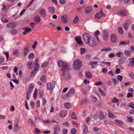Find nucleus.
Instances as JSON below:
<instances>
[{
	"mask_svg": "<svg viewBox=\"0 0 134 134\" xmlns=\"http://www.w3.org/2000/svg\"><path fill=\"white\" fill-rule=\"evenodd\" d=\"M60 127L57 125L54 126V131L57 132H60Z\"/></svg>",
	"mask_w": 134,
	"mask_h": 134,
	"instance_id": "a878e982",
	"label": "nucleus"
},
{
	"mask_svg": "<svg viewBox=\"0 0 134 134\" xmlns=\"http://www.w3.org/2000/svg\"><path fill=\"white\" fill-rule=\"evenodd\" d=\"M62 74L64 79L65 80H70L71 77V75L70 73L67 71L64 70L62 72Z\"/></svg>",
	"mask_w": 134,
	"mask_h": 134,
	"instance_id": "7ed1b4c3",
	"label": "nucleus"
},
{
	"mask_svg": "<svg viewBox=\"0 0 134 134\" xmlns=\"http://www.w3.org/2000/svg\"><path fill=\"white\" fill-rule=\"evenodd\" d=\"M99 119L100 120H102L104 118L105 116L104 114V113L102 111H99Z\"/></svg>",
	"mask_w": 134,
	"mask_h": 134,
	"instance_id": "f3484780",
	"label": "nucleus"
},
{
	"mask_svg": "<svg viewBox=\"0 0 134 134\" xmlns=\"http://www.w3.org/2000/svg\"><path fill=\"white\" fill-rule=\"evenodd\" d=\"M19 53L18 50L15 49L14 50L13 53L12 54L13 55H16Z\"/></svg>",
	"mask_w": 134,
	"mask_h": 134,
	"instance_id": "a18cd8bd",
	"label": "nucleus"
},
{
	"mask_svg": "<svg viewBox=\"0 0 134 134\" xmlns=\"http://www.w3.org/2000/svg\"><path fill=\"white\" fill-rule=\"evenodd\" d=\"M71 118L73 120H76V115L74 112H73L72 113Z\"/></svg>",
	"mask_w": 134,
	"mask_h": 134,
	"instance_id": "37998d69",
	"label": "nucleus"
},
{
	"mask_svg": "<svg viewBox=\"0 0 134 134\" xmlns=\"http://www.w3.org/2000/svg\"><path fill=\"white\" fill-rule=\"evenodd\" d=\"M131 21L130 20L128 19L126 21L125 23L123 24V27L125 30H127L128 29L129 25L131 24Z\"/></svg>",
	"mask_w": 134,
	"mask_h": 134,
	"instance_id": "20e7f679",
	"label": "nucleus"
},
{
	"mask_svg": "<svg viewBox=\"0 0 134 134\" xmlns=\"http://www.w3.org/2000/svg\"><path fill=\"white\" fill-rule=\"evenodd\" d=\"M126 13L125 12L120 11L118 12V15L122 16H124L126 15Z\"/></svg>",
	"mask_w": 134,
	"mask_h": 134,
	"instance_id": "412c9836",
	"label": "nucleus"
},
{
	"mask_svg": "<svg viewBox=\"0 0 134 134\" xmlns=\"http://www.w3.org/2000/svg\"><path fill=\"white\" fill-rule=\"evenodd\" d=\"M31 92H30L29 91H27L26 93V98L27 100H28L30 98V97Z\"/></svg>",
	"mask_w": 134,
	"mask_h": 134,
	"instance_id": "473e14b6",
	"label": "nucleus"
},
{
	"mask_svg": "<svg viewBox=\"0 0 134 134\" xmlns=\"http://www.w3.org/2000/svg\"><path fill=\"white\" fill-rule=\"evenodd\" d=\"M35 8L36 7L35 6L32 5L29 8V9L30 10L32 11L35 10Z\"/></svg>",
	"mask_w": 134,
	"mask_h": 134,
	"instance_id": "0e129e2a",
	"label": "nucleus"
},
{
	"mask_svg": "<svg viewBox=\"0 0 134 134\" xmlns=\"http://www.w3.org/2000/svg\"><path fill=\"white\" fill-rule=\"evenodd\" d=\"M102 16V15L99 13H97L95 16V18L97 19H100Z\"/></svg>",
	"mask_w": 134,
	"mask_h": 134,
	"instance_id": "e433bc0d",
	"label": "nucleus"
},
{
	"mask_svg": "<svg viewBox=\"0 0 134 134\" xmlns=\"http://www.w3.org/2000/svg\"><path fill=\"white\" fill-rule=\"evenodd\" d=\"M88 102L87 99L86 98H83L81 101V104H82L86 103Z\"/></svg>",
	"mask_w": 134,
	"mask_h": 134,
	"instance_id": "ea45409f",
	"label": "nucleus"
},
{
	"mask_svg": "<svg viewBox=\"0 0 134 134\" xmlns=\"http://www.w3.org/2000/svg\"><path fill=\"white\" fill-rule=\"evenodd\" d=\"M81 54H83L85 52V49L84 48H82L81 49Z\"/></svg>",
	"mask_w": 134,
	"mask_h": 134,
	"instance_id": "bf43d9fd",
	"label": "nucleus"
},
{
	"mask_svg": "<svg viewBox=\"0 0 134 134\" xmlns=\"http://www.w3.org/2000/svg\"><path fill=\"white\" fill-rule=\"evenodd\" d=\"M27 68L30 69H32L33 68V61H30L27 62Z\"/></svg>",
	"mask_w": 134,
	"mask_h": 134,
	"instance_id": "1a4fd4ad",
	"label": "nucleus"
},
{
	"mask_svg": "<svg viewBox=\"0 0 134 134\" xmlns=\"http://www.w3.org/2000/svg\"><path fill=\"white\" fill-rule=\"evenodd\" d=\"M89 42L87 44L91 46L94 47L96 44V42L95 39L92 37H91Z\"/></svg>",
	"mask_w": 134,
	"mask_h": 134,
	"instance_id": "39448f33",
	"label": "nucleus"
},
{
	"mask_svg": "<svg viewBox=\"0 0 134 134\" xmlns=\"http://www.w3.org/2000/svg\"><path fill=\"white\" fill-rule=\"evenodd\" d=\"M29 47L27 46H25L23 50V55L25 57L27 56L29 51Z\"/></svg>",
	"mask_w": 134,
	"mask_h": 134,
	"instance_id": "9d476101",
	"label": "nucleus"
},
{
	"mask_svg": "<svg viewBox=\"0 0 134 134\" xmlns=\"http://www.w3.org/2000/svg\"><path fill=\"white\" fill-rule=\"evenodd\" d=\"M55 82L54 81H53L52 84L50 82H48L47 84V89L48 90H50L52 89L53 88L55 85Z\"/></svg>",
	"mask_w": 134,
	"mask_h": 134,
	"instance_id": "0eeeda50",
	"label": "nucleus"
},
{
	"mask_svg": "<svg viewBox=\"0 0 134 134\" xmlns=\"http://www.w3.org/2000/svg\"><path fill=\"white\" fill-rule=\"evenodd\" d=\"M108 115L109 117L110 118H113L114 117V115L113 113H111L108 112Z\"/></svg>",
	"mask_w": 134,
	"mask_h": 134,
	"instance_id": "4d7b16f0",
	"label": "nucleus"
},
{
	"mask_svg": "<svg viewBox=\"0 0 134 134\" xmlns=\"http://www.w3.org/2000/svg\"><path fill=\"white\" fill-rule=\"evenodd\" d=\"M34 87V85L33 84H31L29 86L28 90L27 91H29L31 92H32Z\"/></svg>",
	"mask_w": 134,
	"mask_h": 134,
	"instance_id": "393cba45",
	"label": "nucleus"
},
{
	"mask_svg": "<svg viewBox=\"0 0 134 134\" xmlns=\"http://www.w3.org/2000/svg\"><path fill=\"white\" fill-rule=\"evenodd\" d=\"M22 29L24 30L23 34L25 35L26 33H28L31 31V29L30 28L28 27H23Z\"/></svg>",
	"mask_w": 134,
	"mask_h": 134,
	"instance_id": "4468645a",
	"label": "nucleus"
},
{
	"mask_svg": "<svg viewBox=\"0 0 134 134\" xmlns=\"http://www.w3.org/2000/svg\"><path fill=\"white\" fill-rule=\"evenodd\" d=\"M102 82L101 81H99L98 82H96L95 83V85L98 86L99 85H102Z\"/></svg>",
	"mask_w": 134,
	"mask_h": 134,
	"instance_id": "69168bd1",
	"label": "nucleus"
},
{
	"mask_svg": "<svg viewBox=\"0 0 134 134\" xmlns=\"http://www.w3.org/2000/svg\"><path fill=\"white\" fill-rule=\"evenodd\" d=\"M36 71H35L34 70H32L30 72V76L31 77H32L34 76L36 74Z\"/></svg>",
	"mask_w": 134,
	"mask_h": 134,
	"instance_id": "79ce46f5",
	"label": "nucleus"
},
{
	"mask_svg": "<svg viewBox=\"0 0 134 134\" xmlns=\"http://www.w3.org/2000/svg\"><path fill=\"white\" fill-rule=\"evenodd\" d=\"M49 64V62H45L44 63L42 64V67L43 68H46Z\"/></svg>",
	"mask_w": 134,
	"mask_h": 134,
	"instance_id": "a19ab883",
	"label": "nucleus"
},
{
	"mask_svg": "<svg viewBox=\"0 0 134 134\" xmlns=\"http://www.w3.org/2000/svg\"><path fill=\"white\" fill-rule=\"evenodd\" d=\"M117 78L118 80L120 81H121L122 79V76L121 75H118Z\"/></svg>",
	"mask_w": 134,
	"mask_h": 134,
	"instance_id": "774afa93",
	"label": "nucleus"
},
{
	"mask_svg": "<svg viewBox=\"0 0 134 134\" xmlns=\"http://www.w3.org/2000/svg\"><path fill=\"white\" fill-rule=\"evenodd\" d=\"M21 128V127L19 126L17 123L14 124L13 128L14 131L17 132Z\"/></svg>",
	"mask_w": 134,
	"mask_h": 134,
	"instance_id": "f8f14e48",
	"label": "nucleus"
},
{
	"mask_svg": "<svg viewBox=\"0 0 134 134\" xmlns=\"http://www.w3.org/2000/svg\"><path fill=\"white\" fill-rule=\"evenodd\" d=\"M98 91L102 96L105 97L106 96L105 92L101 88H99L98 89Z\"/></svg>",
	"mask_w": 134,
	"mask_h": 134,
	"instance_id": "f704fd0d",
	"label": "nucleus"
},
{
	"mask_svg": "<svg viewBox=\"0 0 134 134\" xmlns=\"http://www.w3.org/2000/svg\"><path fill=\"white\" fill-rule=\"evenodd\" d=\"M129 63L130 65L132 67L134 68V58H130L129 59Z\"/></svg>",
	"mask_w": 134,
	"mask_h": 134,
	"instance_id": "5701e85b",
	"label": "nucleus"
},
{
	"mask_svg": "<svg viewBox=\"0 0 134 134\" xmlns=\"http://www.w3.org/2000/svg\"><path fill=\"white\" fill-rule=\"evenodd\" d=\"M40 80L43 82H45L46 81V80L45 79V76L44 75H42L41 76Z\"/></svg>",
	"mask_w": 134,
	"mask_h": 134,
	"instance_id": "49530a36",
	"label": "nucleus"
},
{
	"mask_svg": "<svg viewBox=\"0 0 134 134\" xmlns=\"http://www.w3.org/2000/svg\"><path fill=\"white\" fill-rule=\"evenodd\" d=\"M43 90H41L39 92L40 97V98L42 97V95L43 93Z\"/></svg>",
	"mask_w": 134,
	"mask_h": 134,
	"instance_id": "e2e57ef3",
	"label": "nucleus"
},
{
	"mask_svg": "<svg viewBox=\"0 0 134 134\" xmlns=\"http://www.w3.org/2000/svg\"><path fill=\"white\" fill-rule=\"evenodd\" d=\"M75 90L74 88H71L70 89L68 92L65 94V96L68 98L71 95L74 94H75Z\"/></svg>",
	"mask_w": 134,
	"mask_h": 134,
	"instance_id": "423d86ee",
	"label": "nucleus"
},
{
	"mask_svg": "<svg viewBox=\"0 0 134 134\" xmlns=\"http://www.w3.org/2000/svg\"><path fill=\"white\" fill-rule=\"evenodd\" d=\"M111 40L112 42H115L117 40V37L116 35L114 34L111 35Z\"/></svg>",
	"mask_w": 134,
	"mask_h": 134,
	"instance_id": "2eb2a0df",
	"label": "nucleus"
},
{
	"mask_svg": "<svg viewBox=\"0 0 134 134\" xmlns=\"http://www.w3.org/2000/svg\"><path fill=\"white\" fill-rule=\"evenodd\" d=\"M128 76L132 79H134V74L133 73L131 72L129 74Z\"/></svg>",
	"mask_w": 134,
	"mask_h": 134,
	"instance_id": "13d9d810",
	"label": "nucleus"
},
{
	"mask_svg": "<svg viewBox=\"0 0 134 134\" xmlns=\"http://www.w3.org/2000/svg\"><path fill=\"white\" fill-rule=\"evenodd\" d=\"M35 57L34 54L33 53H30L28 56V58L29 60L33 59Z\"/></svg>",
	"mask_w": 134,
	"mask_h": 134,
	"instance_id": "c85d7f7f",
	"label": "nucleus"
},
{
	"mask_svg": "<svg viewBox=\"0 0 134 134\" xmlns=\"http://www.w3.org/2000/svg\"><path fill=\"white\" fill-rule=\"evenodd\" d=\"M91 37H88L87 38V39H85V40H84V41L85 42V43L86 44H87V43H88V42H89L90 40L91 39Z\"/></svg>",
	"mask_w": 134,
	"mask_h": 134,
	"instance_id": "680f3d73",
	"label": "nucleus"
},
{
	"mask_svg": "<svg viewBox=\"0 0 134 134\" xmlns=\"http://www.w3.org/2000/svg\"><path fill=\"white\" fill-rule=\"evenodd\" d=\"M129 41H121L119 42V45L120 46L126 45L129 43Z\"/></svg>",
	"mask_w": 134,
	"mask_h": 134,
	"instance_id": "bb28decb",
	"label": "nucleus"
},
{
	"mask_svg": "<svg viewBox=\"0 0 134 134\" xmlns=\"http://www.w3.org/2000/svg\"><path fill=\"white\" fill-rule=\"evenodd\" d=\"M84 126L85 128L83 129V133L86 134L88 131V127L85 124H84Z\"/></svg>",
	"mask_w": 134,
	"mask_h": 134,
	"instance_id": "c03bdc74",
	"label": "nucleus"
},
{
	"mask_svg": "<svg viewBox=\"0 0 134 134\" xmlns=\"http://www.w3.org/2000/svg\"><path fill=\"white\" fill-rule=\"evenodd\" d=\"M82 65L81 61L79 59L75 60L73 64L74 68L76 70H79Z\"/></svg>",
	"mask_w": 134,
	"mask_h": 134,
	"instance_id": "f257e3e1",
	"label": "nucleus"
},
{
	"mask_svg": "<svg viewBox=\"0 0 134 134\" xmlns=\"http://www.w3.org/2000/svg\"><path fill=\"white\" fill-rule=\"evenodd\" d=\"M48 11L50 13L52 14L54 13L55 12L54 7L52 6L48 7Z\"/></svg>",
	"mask_w": 134,
	"mask_h": 134,
	"instance_id": "a211bd4d",
	"label": "nucleus"
},
{
	"mask_svg": "<svg viewBox=\"0 0 134 134\" xmlns=\"http://www.w3.org/2000/svg\"><path fill=\"white\" fill-rule=\"evenodd\" d=\"M118 31L120 34H123V31L122 28L121 27H120L118 29Z\"/></svg>",
	"mask_w": 134,
	"mask_h": 134,
	"instance_id": "603ef678",
	"label": "nucleus"
},
{
	"mask_svg": "<svg viewBox=\"0 0 134 134\" xmlns=\"http://www.w3.org/2000/svg\"><path fill=\"white\" fill-rule=\"evenodd\" d=\"M92 37L91 36H90L89 34L87 33H84L82 35V37L83 40L85 39H87V38H88V37Z\"/></svg>",
	"mask_w": 134,
	"mask_h": 134,
	"instance_id": "c756f323",
	"label": "nucleus"
},
{
	"mask_svg": "<svg viewBox=\"0 0 134 134\" xmlns=\"http://www.w3.org/2000/svg\"><path fill=\"white\" fill-rule=\"evenodd\" d=\"M71 131L72 134H75L76 131L75 128H72L71 129Z\"/></svg>",
	"mask_w": 134,
	"mask_h": 134,
	"instance_id": "3c124183",
	"label": "nucleus"
},
{
	"mask_svg": "<svg viewBox=\"0 0 134 134\" xmlns=\"http://www.w3.org/2000/svg\"><path fill=\"white\" fill-rule=\"evenodd\" d=\"M37 90L36 89H35L34 91V98L35 99L37 97Z\"/></svg>",
	"mask_w": 134,
	"mask_h": 134,
	"instance_id": "09e8293b",
	"label": "nucleus"
},
{
	"mask_svg": "<svg viewBox=\"0 0 134 134\" xmlns=\"http://www.w3.org/2000/svg\"><path fill=\"white\" fill-rule=\"evenodd\" d=\"M109 36L106 30H104L103 31V38L104 40H107L108 39V38Z\"/></svg>",
	"mask_w": 134,
	"mask_h": 134,
	"instance_id": "ddd939ff",
	"label": "nucleus"
},
{
	"mask_svg": "<svg viewBox=\"0 0 134 134\" xmlns=\"http://www.w3.org/2000/svg\"><path fill=\"white\" fill-rule=\"evenodd\" d=\"M67 114V111L65 110H63L61 113L60 115L61 117L64 118L65 117Z\"/></svg>",
	"mask_w": 134,
	"mask_h": 134,
	"instance_id": "b1692460",
	"label": "nucleus"
},
{
	"mask_svg": "<svg viewBox=\"0 0 134 134\" xmlns=\"http://www.w3.org/2000/svg\"><path fill=\"white\" fill-rule=\"evenodd\" d=\"M131 52L129 51L125 50L124 52V54L125 55L128 56L130 55Z\"/></svg>",
	"mask_w": 134,
	"mask_h": 134,
	"instance_id": "6e6d98bb",
	"label": "nucleus"
},
{
	"mask_svg": "<svg viewBox=\"0 0 134 134\" xmlns=\"http://www.w3.org/2000/svg\"><path fill=\"white\" fill-rule=\"evenodd\" d=\"M64 107L67 109L70 108L71 106V104L68 103H65L64 104Z\"/></svg>",
	"mask_w": 134,
	"mask_h": 134,
	"instance_id": "2f4dec72",
	"label": "nucleus"
},
{
	"mask_svg": "<svg viewBox=\"0 0 134 134\" xmlns=\"http://www.w3.org/2000/svg\"><path fill=\"white\" fill-rule=\"evenodd\" d=\"M39 67V65L38 63H36V64L35 67V68L34 69V70L35 71H38V68Z\"/></svg>",
	"mask_w": 134,
	"mask_h": 134,
	"instance_id": "58836bf2",
	"label": "nucleus"
},
{
	"mask_svg": "<svg viewBox=\"0 0 134 134\" xmlns=\"http://www.w3.org/2000/svg\"><path fill=\"white\" fill-rule=\"evenodd\" d=\"M128 121L129 122H132L133 120V118L132 116H127V117Z\"/></svg>",
	"mask_w": 134,
	"mask_h": 134,
	"instance_id": "4c0bfd02",
	"label": "nucleus"
},
{
	"mask_svg": "<svg viewBox=\"0 0 134 134\" xmlns=\"http://www.w3.org/2000/svg\"><path fill=\"white\" fill-rule=\"evenodd\" d=\"M62 131L63 134H67L68 130L67 129H63Z\"/></svg>",
	"mask_w": 134,
	"mask_h": 134,
	"instance_id": "338daca9",
	"label": "nucleus"
},
{
	"mask_svg": "<svg viewBox=\"0 0 134 134\" xmlns=\"http://www.w3.org/2000/svg\"><path fill=\"white\" fill-rule=\"evenodd\" d=\"M57 64L58 66L62 68L60 69V70L64 71V70L66 69L68 66V64L64 63L61 60H59L57 62Z\"/></svg>",
	"mask_w": 134,
	"mask_h": 134,
	"instance_id": "f03ea898",
	"label": "nucleus"
},
{
	"mask_svg": "<svg viewBox=\"0 0 134 134\" xmlns=\"http://www.w3.org/2000/svg\"><path fill=\"white\" fill-rule=\"evenodd\" d=\"M68 17L66 15H64L61 16V19L62 22L63 23H68Z\"/></svg>",
	"mask_w": 134,
	"mask_h": 134,
	"instance_id": "6e6552de",
	"label": "nucleus"
},
{
	"mask_svg": "<svg viewBox=\"0 0 134 134\" xmlns=\"http://www.w3.org/2000/svg\"><path fill=\"white\" fill-rule=\"evenodd\" d=\"M40 20V18L39 16H37L34 18V21L37 23L39 22Z\"/></svg>",
	"mask_w": 134,
	"mask_h": 134,
	"instance_id": "7c9ffc66",
	"label": "nucleus"
},
{
	"mask_svg": "<svg viewBox=\"0 0 134 134\" xmlns=\"http://www.w3.org/2000/svg\"><path fill=\"white\" fill-rule=\"evenodd\" d=\"M115 121L116 123L117 124L123 125L124 124V122L121 120L116 119L115 120Z\"/></svg>",
	"mask_w": 134,
	"mask_h": 134,
	"instance_id": "72a5a7b5",
	"label": "nucleus"
},
{
	"mask_svg": "<svg viewBox=\"0 0 134 134\" xmlns=\"http://www.w3.org/2000/svg\"><path fill=\"white\" fill-rule=\"evenodd\" d=\"M10 32L11 34L15 35L17 33L18 31L16 29L13 28L11 30Z\"/></svg>",
	"mask_w": 134,
	"mask_h": 134,
	"instance_id": "4be33fe9",
	"label": "nucleus"
},
{
	"mask_svg": "<svg viewBox=\"0 0 134 134\" xmlns=\"http://www.w3.org/2000/svg\"><path fill=\"white\" fill-rule=\"evenodd\" d=\"M37 41H35L34 44L32 45V48L33 49L35 48L36 46H37Z\"/></svg>",
	"mask_w": 134,
	"mask_h": 134,
	"instance_id": "052dcab7",
	"label": "nucleus"
},
{
	"mask_svg": "<svg viewBox=\"0 0 134 134\" xmlns=\"http://www.w3.org/2000/svg\"><path fill=\"white\" fill-rule=\"evenodd\" d=\"M75 40L79 45H81L83 44V42L82 41L80 37H76L75 38Z\"/></svg>",
	"mask_w": 134,
	"mask_h": 134,
	"instance_id": "9b49d317",
	"label": "nucleus"
},
{
	"mask_svg": "<svg viewBox=\"0 0 134 134\" xmlns=\"http://www.w3.org/2000/svg\"><path fill=\"white\" fill-rule=\"evenodd\" d=\"M1 21L4 23H6L8 22V20L5 19V18H2L1 19Z\"/></svg>",
	"mask_w": 134,
	"mask_h": 134,
	"instance_id": "864d4df0",
	"label": "nucleus"
},
{
	"mask_svg": "<svg viewBox=\"0 0 134 134\" xmlns=\"http://www.w3.org/2000/svg\"><path fill=\"white\" fill-rule=\"evenodd\" d=\"M78 16L76 15L75 16L74 19L73 21V23L74 24H76L78 21Z\"/></svg>",
	"mask_w": 134,
	"mask_h": 134,
	"instance_id": "8fccbe9b",
	"label": "nucleus"
},
{
	"mask_svg": "<svg viewBox=\"0 0 134 134\" xmlns=\"http://www.w3.org/2000/svg\"><path fill=\"white\" fill-rule=\"evenodd\" d=\"M98 62L97 61L95 62L91 61L90 62V64L91 65V68H94L93 66H95L96 64H97Z\"/></svg>",
	"mask_w": 134,
	"mask_h": 134,
	"instance_id": "c9c22d12",
	"label": "nucleus"
},
{
	"mask_svg": "<svg viewBox=\"0 0 134 134\" xmlns=\"http://www.w3.org/2000/svg\"><path fill=\"white\" fill-rule=\"evenodd\" d=\"M92 8L91 6H89L87 7L85 10V13L87 14L89 13L92 10Z\"/></svg>",
	"mask_w": 134,
	"mask_h": 134,
	"instance_id": "dca6fc26",
	"label": "nucleus"
},
{
	"mask_svg": "<svg viewBox=\"0 0 134 134\" xmlns=\"http://www.w3.org/2000/svg\"><path fill=\"white\" fill-rule=\"evenodd\" d=\"M41 16L43 17H45L46 15V10L44 9H42L40 12Z\"/></svg>",
	"mask_w": 134,
	"mask_h": 134,
	"instance_id": "6ab92c4d",
	"label": "nucleus"
},
{
	"mask_svg": "<svg viewBox=\"0 0 134 134\" xmlns=\"http://www.w3.org/2000/svg\"><path fill=\"white\" fill-rule=\"evenodd\" d=\"M15 26L16 24L14 22L8 23L7 25V27L8 28H11L12 27H15Z\"/></svg>",
	"mask_w": 134,
	"mask_h": 134,
	"instance_id": "aec40b11",
	"label": "nucleus"
},
{
	"mask_svg": "<svg viewBox=\"0 0 134 134\" xmlns=\"http://www.w3.org/2000/svg\"><path fill=\"white\" fill-rule=\"evenodd\" d=\"M91 99L92 100L94 103L96 102L97 100V98L96 97H94L93 96H92L91 97Z\"/></svg>",
	"mask_w": 134,
	"mask_h": 134,
	"instance_id": "5fc2aeb1",
	"label": "nucleus"
},
{
	"mask_svg": "<svg viewBox=\"0 0 134 134\" xmlns=\"http://www.w3.org/2000/svg\"><path fill=\"white\" fill-rule=\"evenodd\" d=\"M29 121L30 122L31 125L33 126H35V122L32 119H30L29 120Z\"/></svg>",
	"mask_w": 134,
	"mask_h": 134,
	"instance_id": "de8ad7c7",
	"label": "nucleus"
},
{
	"mask_svg": "<svg viewBox=\"0 0 134 134\" xmlns=\"http://www.w3.org/2000/svg\"><path fill=\"white\" fill-rule=\"evenodd\" d=\"M86 77L88 78H91L92 77V75L91 73L89 71H88L85 73Z\"/></svg>",
	"mask_w": 134,
	"mask_h": 134,
	"instance_id": "cd10ccee",
	"label": "nucleus"
}]
</instances>
